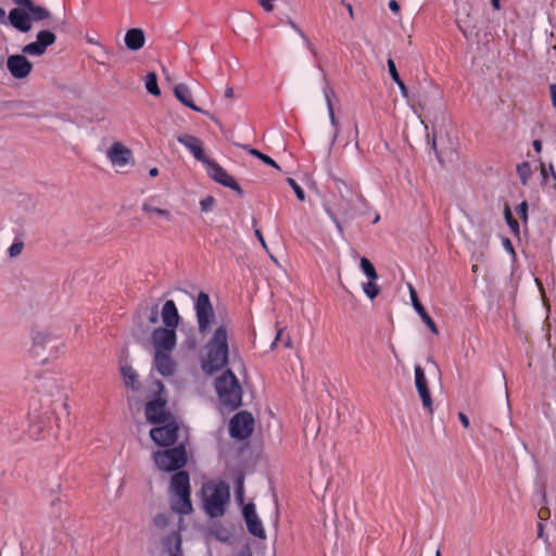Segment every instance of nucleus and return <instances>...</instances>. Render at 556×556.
I'll return each instance as SVG.
<instances>
[{
    "instance_id": "5",
    "label": "nucleus",
    "mask_w": 556,
    "mask_h": 556,
    "mask_svg": "<svg viewBox=\"0 0 556 556\" xmlns=\"http://www.w3.org/2000/svg\"><path fill=\"white\" fill-rule=\"evenodd\" d=\"M50 16L49 10L31 1L30 5L25 9H12L9 12L8 20L21 33H28L33 27V22H40Z\"/></svg>"
},
{
    "instance_id": "45",
    "label": "nucleus",
    "mask_w": 556,
    "mask_h": 556,
    "mask_svg": "<svg viewBox=\"0 0 556 556\" xmlns=\"http://www.w3.org/2000/svg\"><path fill=\"white\" fill-rule=\"evenodd\" d=\"M29 434L34 439H40L41 435V428L37 425H31L29 428Z\"/></svg>"
},
{
    "instance_id": "62",
    "label": "nucleus",
    "mask_w": 556,
    "mask_h": 556,
    "mask_svg": "<svg viewBox=\"0 0 556 556\" xmlns=\"http://www.w3.org/2000/svg\"><path fill=\"white\" fill-rule=\"evenodd\" d=\"M346 9H348V11L350 13V16L353 17V8H352V5L350 3L346 4Z\"/></svg>"
},
{
    "instance_id": "29",
    "label": "nucleus",
    "mask_w": 556,
    "mask_h": 556,
    "mask_svg": "<svg viewBox=\"0 0 556 556\" xmlns=\"http://www.w3.org/2000/svg\"><path fill=\"white\" fill-rule=\"evenodd\" d=\"M142 211L147 214H155V215L161 216L167 220L172 219V214L168 210L156 207L150 202H144L142 204Z\"/></svg>"
},
{
    "instance_id": "41",
    "label": "nucleus",
    "mask_w": 556,
    "mask_h": 556,
    "mask_svg": "<svg viewBox=\"0 0 556 556\" xmlns=\"http://www.w3.org/2000/svg\"><path fill=\"white\" fill-rule=\"evenodd\" d=\"M23 242H14L9 248L8 252L11 257H15L22 253L23 250Z\"/></svg>"
},
{
    "instance_id": "43",
    "label": "nucleus",
    "mask_w": 556,
    "mask_h": 556,
    "mask_svg": "<svg viewBox=\"0 0 556 556\" xmlns=\"http://www.w3.org/2000/svg\"><path fill=\"white\" fill-rule=\"evenodd\" d=\"M538 517L539 519L541 520L540 522L542 521H545L547 519H549L551 517V510L547 506H542L539 511H538Z\"/></svg>"
},
{
    "instance_id": "61",
    "label": "nucleus",
    "mask_w": 556,
    "mask_h": 556,
    "mask_svg": "<svg viewBox=\"0 0 556 556\" xmlns=\"http://www.w3.org/2000/svg\"><path fill=\"white\" fill-rule=\"evenodd\" d=\"M491 1H492L493 8L498 10L500 9V0H491Z\"/></svg>"
},
{
    "instance_id": "30",
    "label": "nucleus",
    "mask_w": 556,
    "mask_h": 556,
    "mask_svg": "<svg viewBox=\"0 0 556 556\" xmlns=\"http://www.w3.org/2000/svg\"><path fill=\"white\" fill-rule=\"evenodd\" d=\"M146 88L149 93L152 96H160L161 90L157 85V76L154 72L148 73L146 76Z\"/></svg>"
},
{
    "instance_id": "7",
    "label": "nucleus",
    "mask_w": 556,
    "mask_h": 556,
    "mask_svg": "<svg viewBox=\"0 0 556 556\" xmlns=\"http://www.w3.org/2000/svg\"><path fill=\"white\" fill-rule=\"evenodd\" d=\"M254 418L251 413L242 410L237 413L229 422V432L232 438L244 440L252 433Z\"/></svg>"
},
{
    "instance_id": "12",
    "label": "nucleus",
    "mask_w": 556,
    "mask_h": 556,
    "mask_svg": "<svg viewBox=\"0 0 556 556\" xmlns=\"http://www.w3.org/2000/svg\"><path fill=\"white\" fill-rule=\"evenodd\" d=\"M415 386L422 402L424 408L429 415L433 414V402L428 388L425 370L420 365L415 366Z\"/></svg>"
},
{
    "instance_id": "2",
    "label": "nucleus",
    "mask_w": 556,
    "mask_h": 556,
    "mask_svg": "<svg viewBox=\"0 0 556 556\" xmlns=\"http://www.w3.org/2000/svg\"><path fill=\"white\" fill-rule=\"evenodd\" d=\"M203 508L211 518L224 516L230 500L229 485L224 482H208L202 488Z\"/></svg>"
},
{
    "instance_id": "54",
    "label": "nucleus",
    "mask_w": 556,
    "mask_h": 556,
    "mask_svg": "<svg viewBox=\"0 0 556 556\" xmlns=\"http://www.w3.org/2000/svg\"><path fill=\"white\" fill-rule=\"evenodd\" d=\"M538 538L544 539V526L542 522L538 523Z\"/></svg>"
},
{
    "instance_id": "39",
    "label": "nucleus",
    "mask_w": 556,
    "mask_h": 556,
    "mask_svg": "<svg viewBox=\"0 0 556 556\" xmlns=\"http://www.w3.org/2000/svg\"><path fill=\"white\" fill-rule=\"evenodd\" d=\"M214 205H215V199L211 195H208L200 201V207H201L202 212L212 211Z\"/></svg>"
},
{
    "instance_id": "1",
    "label": "nucleus",
    "mask_w": 556,
    "mask_h": 556,
    "mask_svg": "<svg viewBox=\"0 0 556 556\" xmlns=\"http://www.w3.org/2000/svg\"><path fill=\"white\" fill-rule=\"evenodd\" d=\"M193 309L199 334L202 338L210 334L204 344L201 367L205 374L213 375L225 368L229 363L230 320L222 319L219 323L217 321L210 295L203 291L199 292L194 299Z\"/></svg>"
},
{
    "instance_id": "8",
    "label": "nucleus",
    "mask_w": 556,
    "mask_h": 556,
    "mask_svg": "<svg viewBox=\"0 0 556 556\" xmlns=\"http://www.w3.org/2000/svg\"><path fill=\"white\" fill-rule=\"evenodd\" d=\"M61 337L60 330L55 327V325H50L47 327L36 326L31 329L30 338H31V351L36 352V350H45L47 345L59 339Z\"/></svg>"
},
{
    "instance_id": "42",
    "label": "nucleus",
    "mask_w": 556,
    "mask_h": 556,
    "mask_svg": "<svg viewBox=\"0 0 556 556\" xmlns=\"http://www.w3.org/2000/svg\"><path fill=\"white\" fill-rule=\"evenodd\" d=\"M325 211H326L327 215L330 217V219L334 223L339 232L343 233V227H342L341 223L338 220V218L334 215V213L332 212V210L329 206L325 205Z\"/></svg>"
},
{
    "instance_id": "34",
    "label": "nucleus",
    "mask_w": 556,
    "mask_h": 556,
    "mask_svg": "<svg viewBox=\"0 0 556 556\" xmlns=\"http://www.w3.org/2000/svg\"><path fill=\"white\" fill-rule=\"evenodd\" d=\"M289 25L291 26V28L302 38V40L304 41L306 48L313 53L315 54L316 51H315V47L313 46V43L311 42V40L307 38V36L302 31V29L293 22V21H289Z\"/></svg>"
},
{
    "instance_id": "11",
    "label": "nucleus",
    "mask_w": 556,
    "mask_h": 556,
    "mask_svg": "<svg viewBox=\"0 0 556 556\" xmlns=\"http://www.w3.org/2000/svg\"><path fill=\"white\" fill-rule=\"evenodd\" d=\"M55 40L56 36L52 31L47 29L40 30L36 36V41L25 45L22 48V52L33 56H40Z\"/></svg>"
},
{
    "instance_id": "51",
    "label": "nucleus",
    "mask_w": 556,
    "mask_h": 556,
    "mask_svg": "<svg viewBox=\"0 0 556 556\" xmlns=\"http://www.w3.org/2000/svg\"><path fill=\"white\" fill-rule=\"evenodd\" d=\"M15 4H17L18 9H25L27 5H30L31 0H12Z\"/></svg>"
},
{
    "instance_id": "26",
    "label": "nucleus",
    "mask_w": 556,
    "mask_h": 556,
    "mask_svg": "<svg viewBox=\"0 0 556 556\" xmlns=\"http://www.w3.org/2000/svg\"><path fill=\"white\" fill-rule=\"evenodd\" d=\"M121 371L125 386L131 389L132 391H138L140 388V383L136 370L130 366H123Z\"/></svg>"
},
{
    "instance_id": "19",
    "label": "nucleus",
    "mask_w": 556,
    "mask_h": 556,
    "mask_svg": "<svg viewBox=\"0 0 556 556\" xmlns=\"http://www.w3.org/2000/svg\"><path fill=\"white\" fill-rule=\"evenodd\" d=\"M162 321L164 324V328H169L176 330L180 316L177 309V306L173 300H167L161 312Z\"/></svg>"
},
{
    "instance_id": "18",
    "label": "nucleus",
    "mask_w": 556,
    "mask_h": 556,
    "mask_svg": "<svg viewBox=\"0 0 556 556\" xmlns=\"http://www.w3.org/2000/svg\"><path fill=\"white\" fill-rule=\"evenodd\" d=\"M106 155L113 166L123 167L129 163L131 151L122 143L115 142L108 150Z\"/></svg>"
},
{
    "instance_id": "17",
    "label": "nucleus",
    "mask_w": 556,
    "mask_h": 556,
    "mask_svg": "<svg viewBox=\"0 0 556 556\" xmlns=\"http://www.w3.org/2000/svg\"><path fill=\"white\" fill-rule=\"evenodd\" d=\"M170 353L172 352H154V367L163 377H170L176 371L177 364Z\"/></svg>"
},
{
    "instance_id": "9",
    "label": "nucleus",
    "mask_w": 556,
    "mask_h": 556,
    "mask_svg": "<svg viewBox=\"0 0 556 556\" xmlns=\"http://www.w3.org/2000/svg\"><path fill=\"white\" fill-rule=\"evenodd\" d=\"M151 342L154 352H172L177 343L176 330L159 327L152 331Z\"/></svg>"
},
{
    "instance_id": "21",
    "label": "nucleus",
    "mask_w": 556,
    "mask_h": 556,
    "mask_svg": "<svg viewBox=\"0 0 556 556\" xmlns=\"http://www.w3.org/2000/svg\"><path fill=\"white\" fill-rule=\"evenodd\" d=\"M408 287H409V296H410L412 304H413L415 311L418 313V315L420 316L421 320L427 325V327L431 330V332L437 334L438 333V328H437L435 323L429 316V314L426 312L425 307L420 303V301L418 299V295H417V292L414 289V287L412 285H409Z\"/></svg>"
},
{
    "instance_id": "16",
    "label": "nucleus",
    "mask_w": 556,
    "mask_h": 556,
    "mask_svg": "<svg viewBox=\"0 0 556 556\" xmlns=\"http://www.w3.org/2000/svg\"><path fill=\"white\" fill-rule=\"evenodd\" d=\"M206 163L210 177H212L218 184L235 190L239 194H242V189L239 184L220 165L215 162Z\"/></svg>"
},
{
    "instance_id": "35",
    "label": "nucleus",
    "mask_w": 556,
    "mask_h": 556,
    "mask_svg": "<svg viewBox=\"0 0 556 556\" xmlns=\"http://www.w3.org/2000/svg\"><path fill=\"white\" fill-rule=\"evenodd\" d=\"M236 498L239 504H243L244 502V478L243 476H239L236 479Z\"/></svg>"
},
{
    "instance_id": "4",
    "label": "nucleus",
    "mask_w": 556,
    "mask_h": 556,
    "mask_svg": "<svg viewBox=\"0 0 556 556\" xmlns=\"http://www.w3.org/2000/svg\"><path fill=\"white\" fill-rule=\"evenodd\" d=\"M215 389L220 404L228 410H235L242 404L241 386L230 369L216 378Z\"/></svg>"
},
{
    "instance_id": "13",
    "label": "nucleus",
    "mask_w": 556,
    "mask_h": 556,
    "mask_svg": "<svg viewBox=\"0 0 556 556\" xmlns=\"http://www.w3.org/2000/svg\"><path fill=\"white\" fill-rule=\"evenodd\" d=\"M146 417L150 424H163L168 421L169 412L167 410V402L157 397L149 401L146 405Z\"/></svg>"
},
{
    "instance_id": "27",
    "label": "nucleus",
    "mask_w": 556,
    "mask_h": 556,
    "mask_svg": "<svg viewBox=\"0 0 556 556\" xmlns=\"http://www.w3.org/2000/svg\"><path fill=\"white\" fill-rule=\"evenodd\" d=\"M388 68H389V73H390V76H391L392 80L400 88L402 96L404 98H407L408 97V89H407L406 85L404 84V81L402 80V78L400 77V75L397 73V70H396V66H395V63H394V61L392 59L388 60Z\"/></svg>"
},
{
    "instance_id": "15",
    "label": "nucleus",
    "mask_w": 556,
    "mask_h": 556,
    "mask_svg": "<svg viewBox=\"0 0 556 556\" xmlns=\"http://www.w3.org/2000/svg\"><path fill=\"white\" fill-rule=\"evenodd\" d=\"M7 67L14 78L23 79L30 74L33 63L25 55L13 54L8 58Z\"/></svg>"
},
{
    "instance_id": "3",
    "label": "nucleus",
    "mask_w": 556,
    "mask_h": 556,
    "mask_svg": "<svg viewBox=\"0 0 556 556\" xmlns=\"http://www.w3.org/2000/svg\"><path fill=\"white\" fill-rule=\"evenodd\" d=\"M170 509L179 515L192 511L190 478L187 471L174 473L169 484Z\"/></svg>"
},
{
    "instance_id": "52",
    "label": "nucleus",
    "mask_w": 556,
    "mask_h": 556,
    "mask_svg": "<svg viewBox=\"0 0 556 556\" xmlns=\"http://www.w3.org/2000/svg\"><path fill=\"white\" fill-rule=\"evenodd\" d=\"M532 146H533V149L535 152L540 153L542 151V141L541 140H539V139L534 140Z\"/></svg>"
},
{
    "instance_id": "28",
    "label": "nucleus",
    "mask_w": 556,
    "mask_h": 556,
    "mask_svg": "<svg viewBox=\"0 0 556 556\" xmlns=\"http://www.w3.org/2000/svg\"><path fill=\"white\" fill-rule=\"evenodd\" d=\"M541 175L543 178V184L556 190V172L553 164L546 166L545 164H541Z\"/></svg>"
},
{
    "instance_id": "20",
    "label": "nucleus",
    "mask_w": 556,
    "mask_h": 556,
    "mask_svg": "<svg viewBox=\"0 0 556 556\" xmlns=\"http://www.w3.org/2000/svg\"><path fill=\"white\" fill-rule=\"evenodd\" d=\"M177 141L185 146L198 161L206 162L202 143L199 138L185 134L178 136Z\"/></svg>"
},
{
    "instance_id": "57",
    "label": "nucleus",
    "mask_w": 556,
    "mask_h": 556,
    "mask_svg": "<svg viewBox=\"0 0 556 556\" xmlns=\"http://www.w3.org/2000/svg\"><path fill=\"white\" fill-rule=\"evenodd\" d=\"M5 23V11L0 7V24Z\"/></svg>"
},
{
    "instance_id": "6",
    "label": "nucleus",
    "mask_w": 556,
    "mask_h": 556,
    "mask_svg": "<svg viewBox=\"0 0 556 556\" xmlns=\"http://www.w3.org/2000/svg\"><path fill=\"white\" fill-rule=\"evenodd\" d=\"M155 466L162 471H174L182 468L187 463L185 446L179 445L165 451L153 453Z\"/></svg>"
},
{
    "instance_id": "24",
    "label": "nucleus",
    "mask_w": 556,
    "mask_h": 556,
    "mask_svg": "<svg viewBox=\"0 0 556 556\" xmlns=\"http://www.w3.org/2000/svg\"><path fill=\"white\" fill-rule=\"evenodd\" d=\"M334 96H336V93H334L332 88L326 87L324 89V97H325V101H326V105H327V110H328V115H329L330 124L334 128V136L333 137L336 139L338 137V134H339V123H338V119L336 117L334 108H333V104H332V98Z\"/></svg>"
},
{
    "instance_id": "38",
    "label": "nucleus",
    "mask_w": 556,
    "mask_h": 556,
    "mask_svg": "<svg viewBox=\"0 0 556 556\" xmlns=\"http://www.w3.org/2000/svg\"><path fill=\"white\" fill-rule=\"evenodd\" d=\"M287 182L289 184V186L295 192L296 198L300 201H304L305 200V192H304L303 188L293 178H288Z\"/></svg>"
},
{
    "instance_id": "56",
    "label": "nucleus",
    "mask_w": 556,
    "mask_h": 556,
    "mask_svg": "<svg viewBox=\"0 0 556 556\" xmlns=\"http://www.w3.org/2000/svg\"><path fill=\"white\" fill-rule=\"evenodd\" d=\"M225 98L232 99L233 98V88L227 87L225 89Z\"/></svg>"
},
{
    "instance_id": "36",
    "label": "nucleus",
    "mask_w": 556,
    "mask_h": 556,
    "mask_svg": "<svg viewBox=\"0 0 556 556\" xmlns=\"http://www.w3.org/2000/svg\"><path fill=\"white\" fill-rule=\"evenodd\" d=\"M517 173H518V175L520 177L521 182L523 185H526L528 179H529V177H530V175H531V169H530L529 163L523 162V163L519 164L517 166Z\"/></svg>"
},
{
    "instance_id": "37",
    "label": "nucleus",
    "mask_w": 556,
    "mask_h": 556,
    "mask_svg": "<svg viewBox=\"0 0 556 556\" xmlns=\"http://www.w3.org/2000/svg\"><path fill=\"white\" fill-rule=\"evenodd\" d=\"M505 219H506V223L509 226V228L515 233H518L519 232V223L514 218V216L508 207H506V210H505Z\"/></svg>"
},
{
    "instance_id": "64",
    "label": "nucleus",
    "mask_w": 556,
    "mask_h": 556,
    "mask_svg": "<svg viewBox=\"0 0 556 556\" xmlns=\"http://www.w3.org/2000/svg\"><path fill=\"white\" fill-rule=\"evenodd\" d=\"M471 269H472V271H473V273H477V270H478V266H477V265H472V268H471Z\"/></svg>"
},
{
    "instance_id": "33",
    "label": "nucleus",
    "mask_w": 556,
    "mask_h": 556,
    "mask_svg": "<svg viewBox=\"0 0 556 556\" xmlns=\"http://www.w3.org/2000/svg\"><path fill=\"white\" fill-rule=\"evenodd\" d=\"M363 291L364 293L370 299H376L380 293V288L376 283V280H370L366 283H363Z\"/></svg>"
},
{
    "instance_id": "49",
    "label": "nucleus",
    "mask_w": 556,
    "mask_h": 556,
    "mask_svg": "<svg viewBox=\"0 0 556 556\" xmlns=\"http://www.w3.org/2000/svg\"><path fill=\"white\" fill-rule=\"evenodd\" d=\"M458 419L459 421L462 422V425L465 427V428H468L469 427V419L468 417L466 416V414L464 413H458Z\"/></svg>"
},
{
    "instance_id": "48",
    "label": "nucleus",
    "mask_w": 556,
    "mask_h": 556,
    "mask_svg": "<svg viewBox=\"0 0 556 556\" xmlns=\"http://www.w3.org/2000/svg\"><path fill=\"white\" fill-rule=\"evenodd\" d=\"M388 7L393 13L400 12V4L397 3L396 0H390Z\"/></svg>"
},
{
    "instance_id": "58",
    "label": "nucleus",
    "mask_w": 556,
    "mask_h": 556,
    "mask_svg": "<svg viewBox=\"0 0 556 556\" xmlns=\"http://www.w3.org/2000/svg\"><path fill=\"white\" fill-rule=\"evenodd\" d=\"M281 333H282V329H279V330L277 331V336H276V338H275V341H274V342H273V344H271V348L276 345V342L280 339Z\"/></svg>"
},
{
    "instance_id": "14",
    "label": "nucleus",
    "mask_w": 556,
    "mask_h": 556,
    "mask_svg": "<svg viewBox=\"0 0 556 556\" xmlns=\"http://www.w3.org/2000/svg\"><path fill=\"white\" fill-rule=\"evenodd\" d=\"M242 515L250 534L258 539H265L266 532L263 522L255 511L253 503L245 504L242 508Z\"/></svg>"
},
{
    "instance_id": "55",
    "label": "nucleus",
    "mask_w": 556,
    "mask_h": 556,
    "mask_svg": "<svg viewBox=\"0 0 556 556\" xmlns=\"http://www.w3.org/2000/svg\"><path fill=\"white\" fill-rule=\"evenodd\" d=\"M503 244L505 247L506 250L510 251V252H514V248H513V243L509 239H504L503 241Z\"/></svg>"
},
{
    "instance_id": "44",
    "label": "nucleus",
    "mask_w": 556,
    "mask_h": 556,
    "mask_svg": "<svg viewBox=\"0 0 556 556\" xmlns=\"http://www.w3.org/2000/svg\"><path fill=\"white\" fill-rule=\"evenodd\" d=\"M334 181H336V189L338 190L341 199L346 202V205H349L350 201L345 198V195L343 194V191H342V187L348 188L345 182L341 179H336Z\"/></svg>"
},
{
    "instance_id": "10",
    "label": "nucleus",
    "mask_w": 556,
    "mask_h": 556,
    "mask_svg": "<svg viewBox=\"0 0 556 556\" xmlns=\"http://www.w3.org/2000/svg\"><path fill=\"white\" fill-rule=\"evenodd\" d=\"M161 427L152 428L150 437L160 446H170L177 441L179 427L175 421H166Z\"/></svg>"
},
{
    "instance_id": "22",
    "label": "nucleus",
    "mask_w": 556,
    "mask_h": 556,
    "mask_svg": "<svg viewBox=\"0 0 556 556\" xmlns=\"http://www.w3.org/2000/svg\"><path fill=\"white\" fill-rule=\"evenodd\" d=\"M144 33L140 28H131L126 31L125 45L129 50L137 51L144 46Z\"/></svg>"
},
{
    "instance_id": "40",
    "label": "nucleus",
    "mask_w": 556,
    "mask_h": 556,
    "mask_svg": "<svg viewBox=\"0 0 556 556\" xmlns=\"http://www.w3.org/2000/svg\"><path fill=\"white\" fill-rule=\"evenodd\" d=\"M153 523L159 529H164L168 523V517L165 514H157L154 519Z\"/></svg>"
},
{
    "instance_id": "31",
    "label": "nucleus",
    "mask_w": 556,
    "mask_h": 556,
    "mask_svg": "<svg viewBox=\"0 0 556 556\" xmlns=\"http://www.w3.org/2000/svg\"><path fill=\"white\" fill-rule=\"evenodd\" d=\"M245 150L248 151L249 154L257 157L258 160H261L262 162H264L265 164L276 168V169H280L279 165L267 154H264L263 152L256 150V149H253V148H248L245 147Z\"/></svg>"
},
{
    "instance_id": "23",
    "label": "nucleus",
    "mask_w": 556,
    "mask_h": 556,
    "mask_svg": "<svg viewBox=\"0 0 556 556\" xmlns=\"http://www.w3.org/2000/svg\"><path fill=\"white\" fill-rule=\"evenodd\" d=\"M175 97L186 106L190 108L195 112L202 113L203 111L197 106L192 100V93L190 88L185 84H178L174 88Z\"/></svg>"
},
{
    "instance_id": "63",
    "label": "nucleus",
    "mask_w": 556,
    "mask_h": 556,
    "mask_svg": "<svg viewBox=\"0 0 556 556\" xmlns=\"http://www.w3.org/2000/svg\"><path fill=\"white\" fill-rule=\"evenodd\" d=\"M156 384H157V388H159L161 391L164 389V386H163V383H162V382L157 381V382H156Z\"/></svg>"
},
{
    "instance_id": "60",
    "label": "nucleus",
    "mask_w": 556,
    "mask_h": 556,
    "mask_svg": "<svg viewBox=\"0 0 556 556\" xmlns=\"http://www.w3.org/2000/svg\"><path fill=\"white\" fill-rule=\"evenodd\" d=\"M156 320H157V312L155 311V312L152 313V315L150 317V321L151 323H156Z\"/></svg>"
},
{
    "instance_id": "32",
    "label": "nucleus",
    "mask_w": 556,
    "mask_h": 556,
    "mask_svg": "<svg viewBox=\"0 0 556 556\" xmlns=\"http://www.w3.org/2000/svg\"><path fill=\"white\" fill-rule=\"evenodd\" d=\"M361 268L364 271V274L368 277L370 280H377L378 274L374 267V265L370 263V261L366 257L361 258Z\"/></svg>"
},
{
    "instance_id": "46",
    "label": "nucleus",
    "mask_w": 556,
    "mask_h": 556,
    "mask_svg": "<svg viewBox=\"0 0 556 556\" xmlns=\"http://www.w3.org/2000/svg\"><path fill=\"white\" fill-rule=\"evenodd\" d=\"M527 211H528V204L527 202H522L517 207V213L519 214L520 218L527 219Z\"/></svg>"
},
{
    "instance_id": "25",
    "label": "nucleus",
    "mask_w": 556,
    "mask_h": 556,
    "mask_svg": "<svg viewBox=\"0 0 556 556\" xmlns=\"http://www.w3.org/2000/svg\"><path fill=\"white\" fill-rule=\"evenodd\" d=\"M163 545L169 556H181V538L177 532H173L170 535L166 536L163 541Z\"/></svg>"
},
{
    "instance_id": "47",
    "label": "nucleus",
    "mask_w": 556,
    "mask_h": 556,
    "mask_svg": "<svg viewBox=\"0 0 556 556\" xmlns=\"http://www.w3.org/2000/svg\"><path fill=\"white\" fill-rule=\"evenodd\" d=\"M260 4L262 5V8L267 11V12H270L273 11L274 7H273V0H260Z\"/></svg>"
},
{
    "instance_id": "59",
    "label": "nucleus",
    "mask_w": 556,
    "mask_h": 556,
    "mask_svg": "<svg viewBox=\"0 0 556 556\" xmlns=\"http://www.w3.org/2000/svg\"><path fill=\"white\" fill-rule=\"evenodd\" d=\"M157 174H159V169L156 167H153L149 170V175L152 177L157 176Z\"/></svg>"
},
{
    "instance_id": "53",
    "label": "nucleus",
    "mask_w": 556,
    "mask_h": 556,
    "mask_svg": "<svg viewBox=\"0 0 556 556\" xmlns=\"http://www.w3.org/2000/svg\"><path fill=\"white\" fill-rule=\"evenodd\" d=\"M255 236L256 238L258 239V241L261 242V244L266 248V243H265V240H264V237L262 235V231L260 229H256L255 230Z\"/></svg>"
},
{
    "instance_id": "50",
    "label": "nucleus",
    "mask_w": 556,
    "mask_h": 556,
    "mask_svg": "<svg viewBox=\"0 0 556 556\" xmlns=\"http://www.w3.org/2000/svg\"><path fill=\"white\" fill-rule=\"evenodd\" d=\"M549 90H551V100H552V103L553 105L556 108V84H552L549 86Z\"/></svg>"
}]
</instances>
